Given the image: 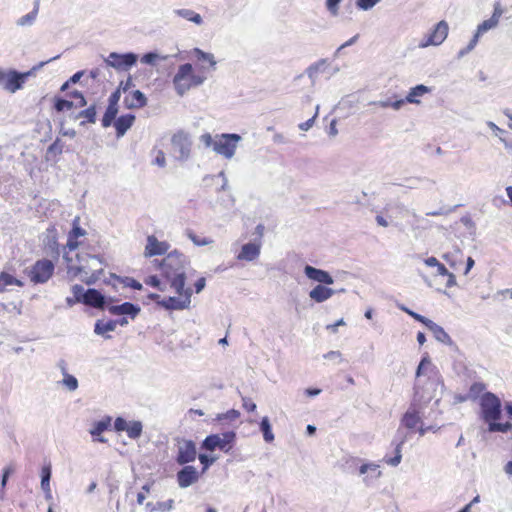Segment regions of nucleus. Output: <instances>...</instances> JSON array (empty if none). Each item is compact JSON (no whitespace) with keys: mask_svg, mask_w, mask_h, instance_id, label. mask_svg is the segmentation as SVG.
Masks as SVG:
<instances>
[{"mask_svg":"<svg viewBox=\"0 0 512 512\" xmlns=\"http://www.w3.org/2000/svg\"><path fill=\"white\" fill-rule=\"evenodd\" d=\"M402 444H403V442H400V443L397 444V446L395 448V456L392 457V458L386 459L385 462L387 464H389L391 466H397L401 462V459H402V455H401Z\"/></svg>","mask_w":512,"mask_h":512,"instance_id":"nucleus-41","label":"nucleus"},{"mask_svg":"<svg viewBox=\"0 0 512 512\" xmlns=\"http://www.w3.org/2000/svg\"><path fill=\"white\" fill-rule=\"evenodd\" d=\"M196 54L199 59L207 60L212 66L215 65L213 55L204 53L203 51L196 49Z\"/></svg>","mask_w":512,"mask_h":512,"instance_id":"nucleus-57","label":"nucleus"},{"mask_svg":"<svg viewBox=\"0 0 512 512\" xmlns=\"http://www.w3.org/2000/svg\"><path fill=\"white\" fill-rule=\"evenodd\" d=\"M74 107V103L69 100H65L59 97L54 99V109L57 112H62L64 110H71Z\"/></svg>","mask_w":512,"mask_h":512,"instance_id":"nucleus-39","label":"nucleus"},{"mask_svg":"<svg viewBox=\"0 0 512 512\" xmlns=\"http://www.w3.org/2000/svg\"><path fill=\"white\" fill-rule=\"evenodd\" d=\"M332 295L333 290L322 285H317L309 293L310 298L318 303L329 299Z\"/></svg>","mask_w":512,"mask_h":512,"instance_id":"nucleus-24","label":"nucleus"},{"mask_svg":"<svg viewBox=\"0 0 512 512\" xmlns=\"http://www.w3.org/2000/svg\"><path fill=\"white\" fill-rule=\"evenodd\" d=\"M501 14H502V11L500 9H495L492 16L487 19V20H484L482 23H480L477 27V32L478 34H484L485 32H487L488 30L494 28L497 26L498 22H499V19L501 17Z\"/></svg>","mask_w":512,"mask_h":512,"instance_id":"nucleus-23","label":"nucleus"},{"mask_svg":"<svg viewBox=\"0 0 512 512\" xmlns=\"http://www.w3.org/2000/svg\"><path fill=\"white\" fill-rule=\"evenodd\" d=\"M177 14L198 25L202 23V17L200 16V14L194 12L193 10L181 9L177 11Z\"/></svg>","mask_w":512,"mask_h":512,"instance_id":"nucleus-36","label":"nucleus"},{"mask_svg":"<svg viewBox=\"0 0 512 512\" xmlns=\"http://www.w3.org/2000/svg\"><path fill=\"white\" fill-rule=\"evenodd\" d=\"M78 118H83V123H94L96 120V107L94 105L89 106L79 113Z\"/></svg>","mask_w":512,"mask_h":512,"instance_id":"nucleus-38","label":"nucleus"},{"mask_svg":"<svg viewBox=\"0 0 512 512\" xmlns=\"http://www.w3.org/2000/svg\"><path fill=\"white\" fill-rule=\"evenodd\" d=\"M260 430L263 433L264 440L268 443H271L274 440V435L272 433L271 425L269 419L264 417L260 422Z\"/></svg>","mask_w":512,"mask_h":512,"instance_id":"nucleus-34","label":"nucleus"},{"mask_svg":"<svg viewBox=\"0 0 512 512\" xmlns=\"http://www.w3.org/2000/svg\"><path fill=\"white\" fill-rule=\"evenodd\" d=\"M158 58H159L158 54H156L154 52H149L142 56L141 61L143 63L153 65V64H155V62L157 61Z\"/></svg>","mask_w":512,"mask_h":512,"instance_id":"nucleus-53","label":"nucleus"},{"mask_svg":"<svg viewBox=\"0 0 512 512\" xmlns=\"http://www.w3.org/2000/svg\"><path fill=\"white\" fill-rule=\"evenodd\" d=\"M170 244L167 241H160L155 235H149L146 239L144 256L151 258L154 256L164 255L168 252Z\"/></svg>","mask_w":512,"mask_h":512,"instance_id":"nucleus-10","label":"nucleus"},{"mask_svg":"<svg viewBox=\"0 0 512 512\" xmlns=\"http://www.w3.org/2000/svg\"><path fill=\"white\" fill-rule=\"evenodd\" d=\"M135 122V115L133 114H124L120 117L116 118V120L112 123L116 130L117 137H122L128 129L132 127Z\"/></svg>","mask_w":512,"mask_h":512,"instance_id":"nucleus-18","label":"nucleus"},{"mask_svg":"<svg viewBox=\"0 0 512 512\" xmlns=\"http://www.w3.org/2000/svg\"><path fill=\"white\" fill-rule=\"evenodd\" d=\"M87 232L80 226V218L75 217L72 221V229L69 231L67 236L66 248L69 251H74L79 249L80 253H84L89 258H96L101 262L100 258L97 254V247L94 245L87 244L85 242V236Z\"/></svg>","mask_w":512,"mask_h":512,"instance_id":"nucleus-3","label":"nucleus"},{"mask_svg":"<svg viewBox=\"0 0 512 512\" xmlns=\"http://www.w3.org/2000/svg\"><path fill=\"white\" fill-rule=\"evenodd\" d=\"M37 12H38V2L36 3L35 8L32 12H30L20 18L19 24L25 25V24L31 23L36 18Z\"/></svg>","mask_w":512,"mask_h":512,"instance_id":"nucleus-44","label":"nucleus"},{"mask_svg":"<svg viewBox=\"0 0 512 512\" xmlns=\"http://www.w3.org/2000/svg\"><path fill=\"white\" fill-rule=\"evenodd\" d=\"M117 323L113 320L103 321L98 320L95 324V332L97 334H104L106 332L114 331Z\"/></svg>","mask_w":512,"mask_h":512,"instance_id":"nucleus-32","label":"nucleus"},{"mask_svg":"<svg viewBox=\"0 0 512 512\" xmlns=\"http://www.w3.org/2000/svg\"><path fill=\"white\" fill-rule=\"evenodd\" d=\"M172 146L179 153L180 159H187L191 150V141L187 133L178 131L171 138Z\"/></svg>","mask_w":512,"mask_h":512,"instance_id":"nucleus-12","label":"nucleus"},{"mask_svg":"<svg viewBox=\"0 0 512 512\" xmlns=\"http://www.w3.org/2000/svg\"><path fill=\"white\" fill-rule=\"evenodd\" d=\"M10 285L21 286L22 282L6 272H1L0 273V293L4 292L5 288Z\"/></svg>","mask_w":512,"mask_h":512,"instance_id":"nucleus-29","label":"nucleus"},{"mask_svg":"<svg viewBox=\"0 0 512 512\" xmlns=\"http://www.w3.org/2000/svg\"><path fill=\"white\" fill-rule=\"evenodd\" d=\"M142 430H143V426L140 421H132V422H129L126 433L129 438L137 439L141 436Z\"/></svg>","mask_w":512,"mask_h":512,"instance_id":"nucleus-33","label":"nucleus"},{"mask_svg":"<svg viewBox=\"0 0 512 512\" xmlns=\"http://www.w3.org/2000/svg\"><path fill=\"white\" fill-rule=\"evenodd\" d=\"M449 27L446 21L441 20L438 22L434 29L429 33L425 42L421 44V47H427L429 45H440L448 36Z\"/></svg>","mask_w":512,"mask_h":512,"instance_id":"nucleus-11","label":"nucleus"},{"mask_svg":"<svg viewBox=\"0 0 512 512\" xmlns=\"http://www.w3.org/2000/svg\"><path fill=\"white\" fill-rule=\"evenodd\" d=\"M424 263L428 267L436 269V275L444 276L447 278L446 287L450 288L456 284V278L453 273L449 272L444 264H442L436 257H428L424 260Z\"/></svg>","mask_w":512,"mask_h":512,"instance_id":"nucleus-14","label":"nucleus"},{"mask_svg":"<svg viewBox=\"0 0 512 512\" xmlns=\"http://www.w3.org/2000/svg\"><path fill=\"white\" fill-rule=\"evenodd\" d=\"M63 151V144L59 139H56L48 148L47 155L58 156Z\"/></svg>","mask_w":512,"mask_h":512,"instance_id":"nucleus-43","label":"nucleus"},{"mask_svg":"<svg viewBox=\"0 0 512 512\" xmlns=\"http://www.w3.org/2000/svg\"><path fill=\"white\" fill-rule=\"evenodd\" d=\"M124 106L127 109H140L147 105V98L140 90H131L124 96Z\"/></svg>","mask_w":512,"mask_h":512,"instance_id":"nucleus-15","label":"nucleus"},{"mask_svg":"<svg viewBox=\"0 0 512 512\" xmlns=\"http://www.w3.org/2000/svg\"><path fill=\"white\" fill-rule=\"evenodd\" d=\"M108 311L112 315H131L134 318L140 312V308L130 302H125L121 305L109 306Z\"/></svg>","mask_w":512,"mask_h":512,"instance_id":"nucleus-21","label":"nucleus"},{"mask_svg":"<svg viewBox=\"0 0 512 512\" xmlns=\"http://www.w3.org/2000/svg\"><path fill=\"white\" fill-rule=\"evenodd\" d=\"M198 472L195 467L187 465L177 473V481L180 487L186 488L198 480Z\"/></svg>","mask_w":512,"mask_h":512,"instance_id":"nucleus-17","label":"nucleus"},{"mask_svg":"<svg viewBox=\"0 0 512 512\" xmlns=\"http://www.w3.org/2000/svg\"><path fill=\"white\" fill-rule=\"evenodd\" d=\"M408 315H410L412 318H414L416 321L422 323L423 325L427 326L428 325V322L430 321V319L408 309V308H404L403 309Z\"/></svg>","mask_w":512,"mask_h":512,"instance_id":"nucleus-46","label":"nucleus"},{"mask_svg":"<svg viewBox=\"0 0 512 512\" xmlns=\"http://www.w3.org/2000/svg\"><path fill=\"white\" fill-rule=\"evenodd\" d=\"M480 417L488 424L490 432L508 433L512 431V424L508 421L500 422L502 403L500 398L492 392L484 393L479 399Z\"/></svg>","mask_w":512,"mask_h":512,"instance_id":"nucleus-2","label":"nucleus"},{"mask_svg":"<svg viewBox=\"0 0 512 512\" xmlns=\"http://www.w3.org/2000/svg\"><path fill=\"white\" fill-rule=\"evenodd\" d=\"M485 390H486V385L484 383L474 382L469 388L468 395L466 397H461L460 400L464 401L467 398H471V399L480 398L484 393H486Z\"/></svg>","mask_w":512,"mask_h":512,"instance_id":"nucleus-28","label":"nucleus"},{"mask_svg":"<svg viewBox=\"0 0 512 512\" xmlns=\"http://www.w3.org/2000/svg\"><path fill=\"white\" fill-rule=\"evenodd\" d=\"M197 457L195 443L191 440H185L178 446L176 461L180 465L193 462Z\"/></svg>","mask_w":512,"mask_h":512,"instance_id":"nucleus-13","label":"nucleus"},{"mask_svg":"<svg viewBox=\"0 0 512 512\" xmlns=\"http://www.w3.org/2000/svg\"><path fill=\"white\" fill-rule=\"evenodd\" d=\"M70 96L77 100L76 107H83L86 105V100L83 94L79 91H73Z\"/></svg>","mask_w":512,"mask_h":512,"instance_id":"nucleus-52","label":"nucleus"},{"mask_svg":"<svg viewBox=\"0 0 512 512\" xmlns=\"http://www.w3.org/2000/svg\"><path fill=\"white\" fill-rule=\"evenodd\" d=\"M205 77L197 73L193 66L185 63L179 66L173 77V85L177 93L182 96L188 90L203 83Z\"/></svg>","mask_w":512,"mask_h":512,"instance_id":"nucleus-4","label":"nucleus"},{"mask_svg":"<svg viewBox=\"0 0 512 512\" xmlns=\"http://www.w3.org/2000/svg\"><path fill=\"white\" fill-rule=\"evenodd\" d=\"M203 138L207 145L213 143V149L226 158H231L234 155L237 144L240 141V136L237 134H222L215 141H212L209 134L204 135Z\"/></svg>","mask_w":512,"mask_h":512,"instance_id":"nucleus-5","label":"nucleus"},{"mask_svg":"<svg viewBox=\"0 0 512 512\" xmlns=\"http://www.w3.org/2000/svg\"><path fill=\"white\" fill-rule=\"evenodd\" d=\"M117 114H118V105L108 104L106 111L101 120L102 126L105 128L111 126L112 123L116 120Z\"/></svg>","mask_w":512,"mask_h":512,"instance_id":"nucleus-27","label":"nucleus"},{"mask_svg":"<svg viewBox=\"0 0 512 512\" xmlns=\"http://www.w3.org/2000/svg\"><path fill=\"white\" fill-rule=\"evenodd\" d=\"M429 92H430L429 87H427L423 84H419L410 89V91L408 92V94L406 96V102L413 103V104H419L420 103L419 97H422L423 95H425Z\"/></svg>","mask_w":512,"mask_h":512,"instance_id":"nucleus-26","label":"nucleus"},{"mask_svg":"<svg viewBox=\"0 0 512 512\" xmlns=\"http://www.w3.org/2000/svg\"><path fill=\"white\" fill-rule=\"evenodd\" d=\"M235 438L236 434L233 431H227L222 434H211L204 439L201 447L210 452L217 448L228 452L233 447Z\"/></svg>","mask_w":512,"mask_h":512,"instance_id":"nucleus-7","label":"nucleus"},{"mask_svg":"<svg viewBox=\"0 0 512 512\" xmlns=\"http://www.w3.org/2000/svg\"><path fill=\"white\" fill-rule=\"evenodd\" d=\"M121 90L117 88L115 91L111 93L108 99V104L112 105H118L120 97H121Z\"/></svg>","mask_w":512,"mask_h":512,"instance_id":"nucleus-55","label":"nucleus"},{"mask_svg":"<svg viewBox=\"0 0 512 512\" xmlns=\"http://www.w3.org/2000/svg\"><path fill=\"white\" fill-rule=\"evenodd\" d=\"M379 466L376 464H363L359 468L360 474H365L368 470H372L376 473V477H379L381 475V472L378 470Z\"/></svg>","mask_w":512,"mask_h":512,"instance_id":"nucleus-49","label":"nucleus"},{"mask_svg":"<svg viewBox=\"0 0 512 512\" xmlns=\"http://www.w3.org/2000/svg\"><path fill=\"white\" fill-rule=\"evenodd\" d=\"M261 246L260 241L244 244L236 258L240 261H253L259 257Z\"/></svg>","mask_w":512,"mask_h":512,"instance_id":"nucleus-16","label":"nucleus"},{"mask_svg":"<svg viewBox=\"0 0 512 512\" xmlns=\"http://www.w3.org/2000/svg\"><path fill=\"white\" fill-rule=\"evenodd\" d=\"M205 284H206V280L204 277H200L194 284V287H195V292L196 293H199L201 292L204 287H205Z\"/></svg>","mask_w":512,"mask_h":512,"instance_id":"nucleus-61","label":"nucleus"},{"mask_svg":"<svg viewBox=\"0 0 512 512\" xmlns=\"http://www.w3.org/2000/svg\"><path fill=\"white\" fill-rule=\"evenodd\" d=\"M111 420V417L107 416L93 425L92 429L90 430V434L92 435L94 441L101 443L106 442V439L101 437V434L109 429L111 426Z\"/></svg>","mask_w":512,"mask_h":512,"instance_id":"nucleus-22","label":"nucleus"},{"mask_svg":"<svg viewBox=\"0 0 512 512\" xmlns=\"http://www.w3.org/2000/svg\"><path fill=\"white\" fill-rule=\"evenodd\" d=\"M63 382L68 387V389L71 391L76 390L78 387V381L72 375H66Z\"/></svg>","mask_w":512,"mask_h":512,"instance_id":"nucleus-50","label":"nucleus"},{"mask_svg":"<svg viewBox=\"0 0 512 512\" xmlns=\"http://www.w3.org/2000/svg\"><path fill=\"white\" fill-rule=\"evenodd\" d=\"M155 164H157L158 166L160 167H164L165 166V163H166V158H165V154L163 151L159 150L156 157H155V160H154Z\"/></svg>","mask_w":512,"mask_h":512,"instance_id":"nucleus-59","label":"nucleus"},{"mask_svg":"<svg viewBox=\"0 0 512 512\" xmlns=\"http://www.w3.org/2000/svg\"><path fill=\"white\" fill-rule=\"evenodd\" d=\"M174 501L172 499H169L167 501L157 502L155 505H152L151 503L147 504V507H151V512L157 511V512H167L170 511L173 508Z\"/></svg>","mask_w":512,"mask_h":512,"instance_id":"nucleus-37","label":"nucleus"},{"mask_svg":"<svg viewBox=\"0 0 512 512\" xmlns=\"http://www.w3.org/2000/svg\"><path fill=\"white\" fill-rule=\"evenodd\" d=\"M13 472H14V468L12 466H7L3 470L2 479H1V498L4 497L5 487L7 485L8 478Z\"/></svg>","mask_w":512,"mask_h":512,"instance_id":"nucleus-42","label":"nucleus"},{"mask_svg":"<svg viewBox=\"0 0 512 512\" xmlns=\"http://www.w3.org/2000/svg\"><path fill=\"white\" fill-rule=\"evenodd\" d=\"M264 231H265V227L263 224H258L255 228V233L257 234L258 236V241L261 242V239L264 235Z\"/></svg>","mask_w":512,"mask_h":512,"instance_id":"nucleus-64","label":"nucleus"},{"mask_svg":"<svg viewBox=\"0 0 512 512\" xmlns=\"http://www.w3.org/2000/svg\"><path fill=\"white\" fill-rule=\"evenodd\" d=\"M102 273H103V269H102V268H99V269H97V270L93 271V272L91 273V275H90L87 279H85V280H84V281H85V283H86L87 285L94 284V283H95V282L100 278V275H101Z\"/></svg>","mask_w":512,"mask_h":512,"instance_id":"nucleus-51","label":"nucleus"},{"mask_svg":"<svg viewBox=\"0 0 512 512\" xmlns=\"http://www.w3.org/2000/svg\"><path fill=\"white\" fill-rule=\"evenodd\" d=\"M55 264L53 261L43 258L37 260L29 269L27 276L34 284H44L53 276Z\"/></svg>","mask_w":512,"mask_h":512,"instance_id":"nucleus-6","label":"nucleus"},{"mask_svg":"<svg viewBox=\"0 0 512 512\" xmlns=\"http://www.w3.org/2000/svg\"><path fill=\"white\" fill-rule=\"evenodd\" d=\"M380 0H357L356 5L362 10H368L375 6Z\"/></svg>","mask_w":512,"mask_h":512,"instance_id":"nucleus-47","label":"nucleus"},{"mask_svg":"<svg viewBox=\"0 0 512 512\" xmlns=\"http://www.w3.org/2000/svg\"><path fill=\"white\" fill-rule=\"evenodd\" d=\"M304 271H305L306 276L309 279L314 280L316 282L324 283V284H328V285L333 284V282H334L331 275L324 270H320V269H317V268L307 265L305 267Z\"/></svg>","mask_w":512,"mask_h":512,"instance_id":"nucleus-19","label":"nucleus"},{"mask_svg":"<svg viewBox=\"0 0 512 512\" xmlns=\"http://www.w3.org/2000/svg\"><path fill=\"white\" fill-rule=\"evenodd\" d=\"M134 83L132 77L129 76L125 81H121L117 88H119L123 93L128 94L129 91L133 90Z\"/></svg>","mask_w":512,"mask_h":512,"instance_id":"nucleus-45","label":"nucleus"},{"mask_svg":"<svg viewBox=\"0 0 512 512\" xmlns=\"http://www.w3.org/2000/svg\"><path fill=\"white\" fill-rule=\"evenodd\" d=\"M431 332H433L435 338L439 341L445 342L449 339V335L444 331V329L434 323L433 321H429L428 325L426 326Z\"/></svg>","mask_w":512,"mask_h":512,"instance_id":"nucleus-31","label":"nucleus"},{"mask_svg":"<svg viewBox=\"0 0 512 512\" xmlns=\"http://www.w3.org/2000/svg\"><path fill=\"white\" fill-rule=\"evenodd\" d=\"M83 303L93 308L103 309L105 305V298L98 290L88 289L85 292Z\"/></svg>","mask_w":512,"mask_h":512,"instance_id":"nucleus-20","label":"nucleus"},{"mask_svg":"<svg viewBox=\"0 0 512 512\" xmlns=\"http://www.w3.org/2000/svg\"><path fill=\"white\" fill-rule=\"evenodd\" d=\"M187 236L197 246H206L213 243L212 239L207 237H200L191 230L187 232Z\"/></svg>","mask_w":512,"mask_h":512,"instance_id":"nucleus-40","label":"nucleus"},{"mask_svg":"<svg viewBox=\"0 0 512 512\" xmlns=\"http://www.w3.org/2000/svg\"><path fill=\"white\" fill-rule=\"evenodd\" d=\"M199 460L201 462V464H203V470L207 469L208 466L213 462V459H210L207 455L205 454H200L199 455Z\"/></svg>","mask_w":512,"mask_h":512,"instance_id":"nucleus-63","label":"nucleus"},{"mask_svg":"<svg viewBox=\"0 0 512 512\" xmlns=\"http://www.w3.org/2000/svg\"><path fill=\"white\" fill-rule=\"evenodd\" d=\"M31 72L20 73L16 70L4 71L0 69V85L10 93L20 90Z\"/></svg>","mask_w":512,"mask_h":512,"instance_id":"nucleus-8","label":"nucleus"},{"mask_svg":"<svg viewBox=\"0 0 512 512\" xmlns=\"http://www.w3.org/2000/svg\"><path fill=\"white\" fill-rule=\"evenodd\" d=\"M404 102H406V99L405 100L401 99V100L395 101L393 103L381 102L380 105H381V107H389V106H391L394 109H399L404 104Z\"/></svg>","mask_w":512,"mask_h":512,"instance_id":"nucleus-60","label":"nucleus"},{"mask_svg":"<svg viewBox=\"0 0 512 512\" xmlns=\"http://www.w3.org/2000/svg\"><path fill=\"white\" fill-rule=\"evenodd\" d=\"M402 425L408 429H413L421 423V417L416 409H409L402 417Z\"/></svg>","mask_w":512,"mask_h":512,"instance_id":"nucleus-25","label":"nucleus"},{"mask_svg":"<svg viewBox=\"0 0 512 512\" xmlns=\"http://www.w3.org/2000/svg\"><path fill=\"white\" fill-rule=\"evenodd\" d=\"M341 0H326L327 9L333 14L337 15L338 13V5Z\"/></svg>","mask_w":512,"mask_h":512,"instance_id":"nucleus-54","label":"nucleus"},{"mask_svg":"<svg viewBox=\"0 0 512 512\" xmlns=\"http://www.w3.org/2000/svg\"><path fill=\"white\" fill-rule=\"evenodd\" d=\"M429 364H430V360H429L428 356L423 357L418 365L417 370H416V376L417 377L421 376L424 373L425 366L429 365Z\"/></svg>","mask_w":512,"mask_h":512,"instance_id":"nucleus-56","label":"nucleus"},{"mask_svg":"<svg viewBox=\"0 0 512 512\" xmlns=\"http://www.w3.org/2000/svg\"><path fill=\"white\" fill-rule=\"evenodd\" d=\"M137 55L134 53L118 54L111 52L106 58L107 65L117 70H128L137 62Z\"/></svg>","mask_w":512,"mask_h":512,"instance_id":"nucleus-9","label":"nucleus"},{"mask_svg":"<svg viewBox=\"0 0 512 512\" xmlns=\"http://www.w3.org/2000/svg\"><path fill=\"white\" fill-rule=\"evenodd\" d=\"M240 416V413L237 411V410H229L226 414H222V415H219L217 417L218 420H222V419H226V418H229V419H236Z\"/></svg>","mask_w":512,"mask_h":512,"instance_id":"nucleus-58","label":"nucleus"},{"mask_svg":"<svg viewBox=\"0 0 512 512\" xmlns=\"http://www.w3.org/2000/svg\"><path fill=\"white\" fill-rule=\"evenodd\" d=\"M243 407L248 412H253L256 409V404L250 399H243Z\"/></svg>","mask_w":512,"mask_h":512,"instance_id":"nucleus-62","label":"nucleus"},{"mask_svg":"<svg viewBox=\"0 0 512 512\" xmlns=\"http://www.w3.org/2000/svg\"><path fill=\"white\" fill-rule=\"evenodd\" d=\"M153 263L160 270L161 278L150 275L144 279V283L160 292H173L175 295L162 298L157 293H150L148 298L167 310L188 308L192 290L185 288V266L187 264L185 255L178 251H172L161 261L154 260Z\"/></svg>","mask_w":512,"mask_h":512,"instance_id":"nucleus-1","label":"nucleus"},{"mask_svg":"<svg viewBox=\"0 0 512 512\" xmlns=\"http://www.w3.org/2000/svg\"><path fill=\"white\" fill-rule=\"evenodd\" d=\"M50 477L51 467L50 465H44L41 469V487L45 493L50 495Z\"/></svg>","mask_w":512,"mask_h":512,"instance_id":"nucleus-30","label":"nucleus"},{"mask_svg":"<svg viewBox=\"0 0 512 512\" xmlns=\"http://www.w3.org/2000/svg\"><path fill=\"white\" fill-rule=\"evenodd\" d=\"M72 293H73V296L74 298L73 299H70L68 298L67 299V302L68 304L72 305V304H75V303H79V302H84V295H85V292L83 287L81 285H74L72 286Z\"/></svg>","mask_w":512,"mask_h":512,"instance_id":"nucleus-35","label":"nucleus"},{"mask_svg":"<svg viewBox=\"0 0 512 512\" xmlns=\"http://www.w3.org/2000/svg\"><path fill=\"white\" fill-rule=\"evenodd\" d=\"M128 422L122 418V417H117L114 421V429L117 431V432H122V431H126L127 428H128Z\"/></svg>","mask_w":512,"mask_h":512,"instance_id":"nucleus-48","label":"nucleus"}]
</instances>
